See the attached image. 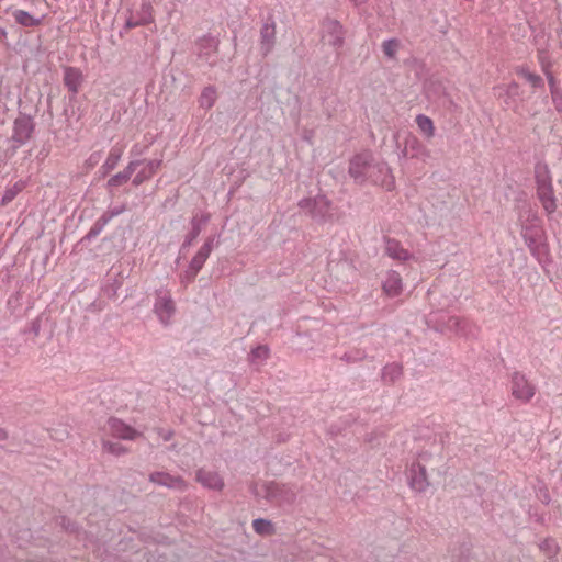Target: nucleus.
Returning <instances> with one entry per match:
<instances>
[{
    "label": "nucleus",
    "mask_w": 562,
    "mask_h": 562,
    "mask_svg": "<svg viewBox=\"0 0 562 562\" xmlns=\"http://www.w3.org/2000/svg\"><path fill=\"white\" fill-rule=\"evenodd\" d=\"M512 395L522 402L528 403L536 394V386L520 372H515L510 381Z\"/></svg>",
    "instance_id": "nucleus-1"
},
{
    "label": "nucleus",
    "mask_w": 562,
    "mask_h": 562,
    "mask_svg": "<svg viewBox=\"0 0 562 562\" xmlns=\"http://www.w3.org/2000/svg\"><path fill=\"white\" fill-rule=\"evenodd\" d=\"M103 431L104 436H112L122 440H134L140 436V432L117 418H110Z\"/></svg>",
    "instance_id": "nucleus-2"
},
{
    "label": "nucleus",
    "mask_w": 562,
    "mask_h": 562,
    "mask_svg": "<svg viewBox=\"0 0 562 562\" xmlns=\"http://www.w3.org/2000/svg\"><path fill=\"white\" fill-rule=\"evenodd\" d=\"M407 480L412 490L424 492L429 486L425 465L419 460L412 462L407 471Z\"/></svg>",
    "instance_id": "nucleus-3"
},
{
    "label": "nucleus",
    "mask_w": 562,
    "mask_h": 562,
    "mask_svg": "<svg viewBox=\"0 0 562 562\" xmlns=\"http://www.w3.org/2000/svg\"><path fill=\"white\" fill-rule=\"evenodd\" d=\"M384 254L400 263L416 259L414 254L405 248L401 241L390 237L384 239Z\"/></svg>",
    "instance_id": "nucleus-4"
},
{
    "label": "nucleus",
    "mask_w": 562,
    "mask_h": 562,
    "mask_svg": "<svg viewBox=\"0 0 562 562\" xmlns=\"http://www.w3.org/2000/svg\"><path fill=\"white\" fill-rule=\"evenodd\" d=\"M195 481L203 487L213 491H222L225 486L223 476L211 468L198 469L195 472Z\"/></svg>",
    "instance_id": "nucleus-5"
},
{
    "label": "nucleus",
    "mask_w": 562,
    "mask_h": 562,
    "mask_svg": "<svg viewBox=\"0 0 562 562\" xmlns=\"http://www.w3.org/2000/svg\"><path fill=\"white\" fill-rule=\"evenodd\" d=\"M175 311V303L168 293L161 294L157 297L154 305V312L162 324L168 325L170 323Z\"/></svg>",
    "instance_id": "nucleus-6"
},
{
    "label": "nucleus",
    "mask_w": 562,
    "mask_h": 562,
    "mask_svg": "<svg viewBox=\"0 0 562 562\" xmlns=\"http://www.w3.org/2000/svg\"><path fill=\"white\" fill-rule=\"evenodd\" d=\"M404 289L403 279L395 270H389L382 281V291L389 297H396Z\"/></svg>",
    "instance_id": "nucleus-7"
},
{
    "label": "nucleus",
    "mask_w": 562,
    "mask_h": 562,
    "mask_svg": "<svg viewBox=\"0 0 562 562\" xmlns=\"http://www.w3.org/2000/svg\"><path fill=\"white\" fill-rule=\"evenodd\" d=\"M149 481L169 488L184 491L188 486L181 476H173L167 472H154L149 475Z\"/></svg>",
    "instance_id": "nucleus-8"
},
{
    "label": "nucleus",
    "mask_w": 562,
    "mask_h": 562,
    "mask_svg": "<svg viewBox=\"0 0 562 562\" xmlns=\"http://www.w3.org/2000/svg\"><path fill=\"white\" fill-rule=\"evenodd\" d=\"M538 196L541 201L543 209L547 213L551 214L557 209L555 198L553 193V188L550 182L544 180L540 181L538 184Z\"/></svg>",
    "instance_id": "nucleus-9"
},
{
    "label": "nucleus",
    "mask_w": 562,
    "mask_h": 562,
    "mask_svg": "<svg viewBox=\"0 0 562 562\" xmlns=\"http://www.w3.org/2000/svg\"><path fill=\"white\" fill-rule=\"evenodd\" d=\"M370 157L367 154L357 155L350 162L349 172L356 180H363L368 173Z\"/></svg>",
    "instance_id": "nucleus-10"
},
{
    "label": "nucleus",
    "mask_w": 562,
    "mask_h": 562,
    "mask_svg": "<svg viewBox=\"0 0 562 562\" xmlns=\"http://www.w3.org/2000/svg\"><path fill=\"white\" fill-rule=\"evenodd\" d=\"M33 133V123L27 116H20L14 121L13 137L16 142L24 143Z\"/></svg>",
    "instance_id": "nucleus-11"
},
{
    "label": "nucleus",
    "mask_w": 562,
    "mask_h": 562,
    "mask_svg": "<svg viewBox=\"0 0 562 562\" xmlns=\"http://www.w3.org/2000/svg\"><path fill=\"white\" fill-rule=\"evenodd\" d=\"M82 82V72L75 67H67L64 74V83L72 93H77Z\"/></svg>",
    "instance_id": "nucleus-12"
},
{
    "label": "nucleus",
    "mask_w": 562,
    "mask_h": 562,
    "mask_svg": "<svg viewBox=\"0 0 562 562\" xmlns=\"http://www.w3.org/2000/svg\"><path fill=\"white\" fill-rule=\"evenodd\" d=\"M212 251V240L206 241L191 260V269L198 272Z\"/></svg>",
    "instance_id": "nucleus-13"
},
{
    "label": "nucleus",
    "mask_w": 562,
    "mask_h": 562,
    "mask_svg": "<svg viewBox=\"0 0 562 562\" xmlns=\"http://www.w3.org/2000/svg\"><path fill=\"white\" fill-rule=\"evenodd\" d=\"M416 124L418 126L419 132L428 139L435 136V125L430 117L426 115H417Z\"/></svg>",
    "instance_id": "nucleus-14"
},
{
    "label": "nucleus",
    "mask_w": 562,
    "mask_h": 562,
    "mask_svg": "<svg viewBox=\"0 0 562 562\" xmlns=\"http://www.w3.org/2000/svg\"><path fill=\"white\" fill-rule=\"evenodd\" d=\"M102 450L109 454L120 457L127 452V449L120 442L112 441L105 436L101 438Z\"/></svg>",
    "instance_id": "nucleus-15"
},
{
    "label": "nucleus",
    "mask_w": 562,
    "mask_h": 562,
    "mask_svg": "<svg viewBox=\"0 0 562 562\" xmlns=\"http://www.w3.org/2000/svg\"><path fill=\"white\" fill-rule=\"evenodd\" d=\"M13 16L16 23L23 26H37L41 21L24 10H16L13 12Z\"/></svg>",
    "instance_id": "nucleus-16"
},
{
    "label": "nucleus",
    "mask_w": 562,
    "mask_h": 562,
    "mask_svg": "<svg viewBox=\"0 0 562 562\" xmlns=\"http://www.w3.org/2000/svg\"><path fill=\"white\" fill-rule=\"evenodd\" d=\"M254 530L261 536H271L276 532L274 526L267 519H255L252 521Z\"/></svg>",
    "instance_id": "nucleus-17"
},
{
    "label": "nucleus",
    "mask_w": 562,
    "mask_h": 562,
    "mask_svg": "<svg viewBox=\"0 0 562 562\" xmlns=\"http://www.w3.org/2000/svg\"><path fill=\"white\" fill-rule=\"evenodd\" d=\"M325 30L333 33L334 38L329 40L333 45H340L342 42V26L337 21H329L325 24Z\"/></svg>",
    "instance_id": "nucleus-18"
},
{
    "label": "nucleus",
    "mask_w": 562,
    "mask_h": 562,
    "mask_svg": "<svg viewBox=\"0 0 562 562\" xmlns=\"http://www.w3.org/2000/svg\"><path fill=\"white\" fill-rule=\"evenodd\" d=\"M217 98L216 90L213 87L205 88L200 97V105L205 109L213 106Z\"/></svg>",
    "instance_id": "nucleus-19"
},
{
    "label": "nucleus",
    "mask_w": 562,
    "mask_h": 562,
    "mask_svg": "<svg viewBox=\"0 0 562 562\" xmlns=\"http://www.w3.org/2000/svg\"><path fill=\"white\" fill-rule=\"evenodd\" d=\"M374 168H376L379 172L384 175V178L380 181V184L387 191L393 190L395 187V180L394 177L391 175L389 167L385 165H376Z\"/></svg>",
    "instance_id": "nucleus-20"
},
{
    "label": "nucleus",
    "mask_w": 562,
    "mask_h": 562,
    "mask_svg": "<svg viewBox=\"0 0 562 562\" xmlns=\"http://www.w3.org/2000/svg\"><path fill=\"white\" fill-rule=\"evenodd\" d=\"M402 374L401 367L396 364L387 366L384 368L383 376L384 379H390V381L396 380Z\"/></svg>",
    "instance_id": "nucleus-21"
},
{
    "label": "nucleus",
    "mask_w": 562,
    "mask_h": 562,
    "mask_svg": "<svg viewBox=\"0 0 562 562\" xmlns=\"http://www.w3.org/2000/svg\"><path fill=\"white\" fill-rule=\"evenodd\" d=\"M269 348L267 346H258L251 351V357L254 360L265 361L269 358Z\"/></svg>",
    "instance_id": "nucleus-22"
},
{
    "label": "nucleus",
    "mask_w": 562,
    "mask_h": 562,
    "mask_svg": "<svg viewBox=\"0 0 562 562\" xmlns=\"http://www.w3.org/2000/svg\"><path fill=\"white\" fill-rule=\"evenodd\" d=\"M383 52L389 57H394L398 49V42L395 40L385 41L382 44Z\"/></svg>",
    "instance_id": "nucleus-23"
},
{
    "label": "nucleus",
    "mask_w": 562,
    "mask_h": 562,
    "mask_svg": "<svg viewBox=\"0 0 562 562\" xmlns=\"http://www.w3.org/2000/svg\"><path fill=\"white\" fill-rule=\"evenodd\" d=\"M521 75V77L528 81L532 87H538L542 83V79L540 76L533 74V72H530L528 70H521L519 72Z\"/></svg>",
    "instance_id": "nucleus-24"
},
{
    "label": "nucleus",
    "mask_w": 562,
    "mask_h": 562,
    "mask_svg": "<svg viewBox=\"0 0 562 562\" xmlns=\"http://www.w3.org/2000/svg\"><path fill=\"white\" fill-rule=\"evenodd\" d=\"M20 190H21V188H19L16 184L10 189H7L3 193L1 204L7 205L8 203H10L15 198V195L20 192Z\"/></svg>",
    "instance_id": "nucleus-25"
},
{
    "label": "nucleus",
    "mask_w": 562,
    "mask_h": 562,
    "mask_svg": "<svg viewBox=\"0 0 562 562\" xmlns=\"http://www.w3.org/2000/svg\"><path fill=\"white\" fill-rule=\"evenodd\" d=\"M161 166V160H153V161H149L146 166V171L148 173V176H153L154 173L157 172V170L160 168Z\"/></svg>",
    "instance_id": "nucleus-26"
},
{
    "label": "nucleus",
    "mask_w": 562,
    "mask_h": 562,
    "mask_svg": "<svg viewBox=\"0 0 562 562\" xmlns=\"http://www.w3.org/2000/svg\"><path fill=\"white\" fill-rule=\"evenodd\" d=\"M541 548H547V549H548V551H549L550 553H552V554H554V553L557 552V549H558V548H557V544H555V542H554L553 540H546V541L542 543Z\"/></svg>",
    "instance_id": "nucleus-27"
},
{
    "label": "nucleus",
    "mask_w": 562,
    "mask_h": 562,
    "mask_svg": "<svg viewBox=\"0 0 562 562\" xmlns=\"http://www.w3.org/2000/svg\"><path fill=\"white\" fill-rule=\"evenodd\" d=\"M8 438V432L5 429L0 428V441H3Z\"/></svg>",
    "instance_id": "nucleus-28"
},
{
    "label": "nucleus",
    "mask_w": 562,
    "mask_h": 562,
    "mask_svg": "<svg viewBox=\"0 0 562 562\" xmlns=\"http://www.w3.org/2000/svg\"><path fill=\"white\" fill-rule=\"evenodd\" d=\"M7 36V32L4 29L0 27V40Z\"/></svg>",
    "instance_id": "nucleus-29"
},
{
    "label": "nucleus",
    "mask_w": 562,
    "mask_h": 562,
    "mask_svg": "<svg viewBox=\"0 0 562 562\" xmlns=\"http://www.w3.org/2000/svg\"><path fill=\"white\" fill-rule=\"evenodd\" d=\"M356 4H361L363 3L366 0H352Z\"/></svg>",
    "instance_id": "nucleus-30"
}]
</instances>
